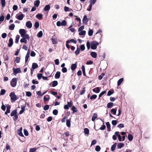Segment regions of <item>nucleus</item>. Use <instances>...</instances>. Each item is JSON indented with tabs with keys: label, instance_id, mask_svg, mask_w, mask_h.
<instances>
[{
	"label": "nucleus",
	"instance_id": "f257e3e1",
	"mask_svg": "<svg viewBox=\"0 0 152 152\" xmlns=\"http://www.w3.org/2000/svg\"><path fill=\"white\" fill-rule=\"evenodd\" d=\"M17 109H15L13 110L10 114L11 116H14V117H13V120L15 121L18 118V116L17 115Z\"/></svg>",
	"mask_w": 152,
	"mask_h": 152
},
{
	"label": "nucleus",
	"instance_id": "f03ea898",
	"mask_svg": "<svg viewBox=\"0 0 152 152\" xmlns=\"http://www.w3.org/2000/svg\"><path fill=\"white\" fill-rule=\"evenodd\" d=\"M99 43L96 41H93L91 43V48L93 50L96 49L97 46L99 45Z\"/></svg>",
	"mask_w": 152,
	"mask_h": 152
},
{
	"label": "nucleus",
	"instance_id": "7ed1b4c3",
	"mask_svg": "<svg viewBox=\"0 0 152 152\" xmlns=\"http://www.w3.org/2000/svg\"><path fill=\"white\" fill-rule=\"evenodd\" d=\"M17 78L15 77L12 79L10 81V85L13 87H15L17 84Z\"/></svg>",
	"mask_w": 152,
	"mask_h": 152
},
{
	"label": "nucleus",
	"instance_id": "20e7f679",
	"mask_svg": "<svg viewBox=\"0 0 152 152\" xmlns=\"http://www.w3.org/2000/svg\"><path fill=\"white\" fill-rule=\"evenodd\" d=\"M12 102H15L17 99V96L15 94L14 92H11L10 94Z\"/></svg>",
	"mask_w": 152,
	"mask_h": 152
},
{
	"label": "nucleus",
	"instance_id": "39448f33",
	"mask_svg": "<svg viewBox=\"0 0 152 152\" xmlns=\"http://www.w3.org/2000/svg\"><path fill=\"white\" fill-rule=\"evenodd\" d=\"M19 32L21 37L23 36L26 34V30L23 29H20L19 30Z\"/></svg>",
	"mask_w": 152,
	"mask_h": 152
},
{
	"label": "nucleus",
	"instance_id": "423d86ee",
	"mask_svg": "<svg viewBox=\"0 0 152 152\" xmlns=\"http://www.w3.org/2000/svg\"><path fill=\"white\" fill-rule=\"evenodd\" d=\"M13 70L14 73L15 75H16L18 73H20L21 72V71L20 68H14Z\"/></svg>",
	"mask_w": 152,
	"mask_h": 152
},
{
	"label": "nucleus",
	"instance_id": "0eeeda50",
	"mask_svg": "<svg viewBox=\"0 0 152 152\" xmlns=\"http://www.w3.org/2000/svg\"><path fill=\"white\" fill-rule=\"evenodd\" d=\"M24 15L23 14H21L19 15H16V18L19 20H23V17H24Z\"/></svg>",
	"mask_w": 152,
	"mask_h": 152
},
{
	"label": "nucleus",
	"instance_id": "6e6552de",
	"mask_svg": "<svg viewBox=\"0 0 152 152\" xmlns=\"http://www.w3.org/2000/svg\"><path fill=\"white\" fill-rule=\"evenodd\" d=\"M56 35L54 34L53 36L52 37V38L51 39V40L52 41V43L53 44H55L57 43V39L55 38Z\"/></svg>",
	"mask_w": 152,
	"mask_h": 152
},
{
	"label": "nucleus",
	"instance_id": "1a4fd4ad",
	"mask_svg": "<svg viewBox=\"0 0 152 152\" xmlns=\"http://www.w3.org/2000/svg\"><path fill=\"white\" fill-rule=\"evenodd\" d=\"M38 67V65L36 63H34L32 64V69L31 70L32 72L34 69H36Z\"/></svg>",
	"mask_w": 152,
	"mask_h": 152
},
{
	"label": "nucleus",
	"instance_id": "9d476101",
	"mask_svg": "<svg viewBox=\"0 0 152 152\" xmlns=\"http://www.w3.org/2000/svg\"><path fill=\"white\" fill-rule=\"evenodd\" d=\"M88 21V19L87 18V16L86 15H85L83 18V23L85 24H87V23Z\"/></svg>",
	"mask_w": 152,
	"mask_h": 152
},
{
	"label": "nucleus",
	"instance_id": "9b49d317",
	"mask_svg": "<svg viewBox=\"0 0 152 152\" xmlns=\"http://www.w3.org/2000/svg\"><path fill=\"white\" fill-rule=\"evenodd\" d=\"M26 25L27 27L30 28L32 27V23L30 21H28L26 22Z\"/></svg>",
	"mask_w": 152,
	"mask_h": 152
},
{
	"label": "nucleus",
	"instance_id": "f8f14e48",
	"mask_svg": "<svg viewBox=\"0 0 152 152\" xmlns=\"http://www.w3.org/2000/svg\"><path fill=\"white\" fill-rule=\"evenodd\" d=\"M22 128L21 127L19 129L17 130V133L21 137H24V135H23L22 132Z\"/></svg>",
	"mask_w": 152,
	"mask_h": 152
},
{
	"label": "nucleus",
	"instance_id": "ddd939ff",
	"mask_svg": "<svg viewBox=\"0 0 152 152\" xmlns=\"http://www.w3.org/2000/svg\"><path fill=\"white\" fill-rule=\"evenodd\" d=\"M77 62L75 63L72 64L71 65V69L72 71H74L77 67Z\"/></svg>",
	"mask_w": 152,
	"mask_h": 152
},
{
	"label": "nucleus",
	"instance_id": "4468645a",
	"mask_svg": "<svg viewBox=\"0 0 152 152\" xmlns=\"http://www.w3.org/2000/svg\"><path fill=\"white\" fill-rule=\"evenodd\" d=\"M13 44V40L12 38H10L9 39V42L8 44V46L9 47H11Z\"/></svg>",
	"mask_w": 152,
	"mask_h": 152
},
{
	"label": "nucleus",
	"instance_id": "2eb2a0df",
	"mask_svg": "<svg viewBox=\"0 0 152 152\" xmlns=\"http://www.w3.org/2000/svg\"><path fill=\"white\" fill-rule=\"evenodd\" d=\"M11 107L10 105H8L7 106L6 111L4 113L5 114L7 115L8 113H10V109Z\"/></svg>",
	"mask_w": 152,
	"mask_h": 152
},
{
	"label": "nucleus",
	"instance_id": "dca6fc26",
	"mask_svg": "<svg viewBox=\"0 0 152 152\" xmlns=\"http://www.w3.org/2000/svg\"><path fill=\"white\" fill-rule=\"evenodd\" d=\"M72 42L74 43L75 44H76L77 42V41L76 40H75L74 39H72L69 40H68L67 41L66 43H71Z\"/></svg>",
	"mask_w": 152,
	"mask_h": 152
},
{
	"label": "nucleus",
	"instance_id": "f3484780",
	"mask_svg": "<svg viewBox=\"0 0 152 152\" xmlns=\"http://www.w3.org/2000/svg\"><path fill=\"white\" fill-rule=\"evenodd\" d=\"M91 56L94 58H96L97 57V54L96 52H91Z\"/></svg>",
	"mask_w": 152,
	"mask_h": 152
},
{
	"label": "nucleus",
	"instance_id": "a211bd4d",
	"mask_svg": "<svg viewBox=\"0 0 152 152\" xmlns=\"http://www.w3.org/2000/svg\"><path fill=\"white\" fill-rule=\"evenodd\" d=\"M25 106L23 105L21 106V110L19 112L20 114H22L25 110Z\"/></svg>",
	"mask_w": 152,
	"mask_h": 152
},
{
	"label": "nucleus",
	"instance_id": "6ab92c4d",
	"mask_svg": "<svg viewBox=\"0 0 152 152\" xmlns=\"http://www.w3.org/2000/svg\"><path fill=\"white\" fill-rule=\"evenodd\" d=\"M61 73L60 72H57L55 74V77L56 79H58L60 77Z\"/></svg>",
	"mask_w": 152,
	"mask_h": 152
},
{
	"label": "nucleus",
	"instance_id": "aec40b11",
	"mask_svg": "<svg viewBox=\"0 0 152 152\" xmlns=\"http://www.w3.org/2000/svg\"><path fill=\"white\" fill-rule=\"evenodd\" d=\"M50 9V6L49 4L45 6L43 10L45 11H48Z\"/></svg>",
	"mask_w": 152,
	"mask_h": 152
},
{
	"label": "nucleus",
	"instance_id": "412c9836",
	"mask_svg": "<svg viewBox=\"0 0 152 152\" xmlns=\"http://www.w3.org/2000/svg\"><path fill=\"white\" fill-rule=\"evenodd\" d=\"M106 124L107 126V131L108 132H110V125L109 122H108L106 123Z\"/></svg>",
	"mask_w": 152,
	"mask_h": 152
},
{
	"label": "nucleus",
	"instance_id": "4be33fe9",
	"mask_svg": "<svg viewBox=\"0 0 152 152\" xmlns=\"http://www.w3.org/2000/svg\"><path fill=\"white\" fill-rule=\"evenodd\" d=\"M42 15H43L42 14H38L36 15V17L39 20H41L42 19Z\"/></svg>",
	"mask_w": 152,
	"mask_h": 152
},
{
	"label": "nucleus",
	"instance_id": "5701e85b",
	"mask_svg": "<svg viewBox=\"0 0 152 152\" xmlns=\"http://www.w3.org/2000/svg\"><path fill=\"white\" fill-rule=\"evenodd\" d=\"M100 91V88L99 87H96L93 89V91L96 93H99Z\"/></svg>",
	"mask_w": 152,
	"mask_h": 152
},
{
	"label": "nucleus",
	"instance_id": "b1692460",
	"mask_svg": "<svg viewBox=\"0 0 152 152\" xmlns=\"http://www.w3.org/2000/svg\"><path fill=\"white\" fill-rule=\"evenodd\" d=\"M97 117V115L96 113L93 114L92 117L91 118V120L94 121Z\"/></svg>",
	"mask_w": 152,
	"mask_h": 152
},
{
	"label": "nucleus",
	"instance_id": "393cba45",
	"mask_svg": "<svg viewBox=\"0 0 152 152\" xmlns=\"http://www.w3.org/2000/svg\"><path fill=\"white\" fill-rule=\"evenodd\" d=\"M29 51H28L26 54L25 57V63H26L28 61V59L29 56Z\"/></svg>",
	"mask_w": 152,
	"mask_h": 152
},
{
	"label": "nucleus",
	"instance_id": "a878e982",
	"mask_svg": "<svg viewBox=\"0 0 152 152\" xmlns=\"http://www.w3.org/2000/svg\"><path fill=\"white\" fill-rule=\"evenodd\" d=\"M40 1L39 0H37L34 2V5L35 7H38Z\"/></svg>",
	"mask_w": 152,
	"mask_h": 152
},
{
	"label": "nucleus",
	"instance_id": "bb28decb",
	"mask_svg": "<svg viewBox=\"0 0 152 152\" xmlns=\"http://www.w3.org/2000/svg\"><path fill=\"white\" fill-rule=\"evenodd\" d=\"M66 125L68 127H69L71 126L70 119H67L66 120Z\"/></svg>",
	"mask_w": 152,
	"mask_h": 152
},
{
	"label": "nucleus",
	"instance_id": "cd10ccee",
	"mask_svg": "<svg viewBox=\"0 0 152 152\" xmlns=\"http://www.w3.org/2000/svg\"><path fill=\"white\" fill-rule=\"evenodd\" d=\"M124 145V144L123 143H118L117 145L118 148H121Z\"/></svg>",
	"mask_w": 152,
	"mask_h": 152
},
{
	"label": "nucleus",
	"instance_id": "c85d7f7f",
	"mask_svg": "<svg viewBox=\"0 0 152 152\" xmlns=\"http://www.w3.org/2000/svg\"><path fill=\"white\" fill-rule=\"evenodd\" d=\"M124 79L122 78H120L118 81L117 85L118 86H119L123 82Z\"/></svg>",
	"mask_w": 152,
	"mask_h": 152
},
{
	"label": "nucleus",
	"instance_id": "c756f323",
	"mask_svg": "<svg viewBox=\"0 0 152 152\" xmlns=\"http://www.w3.org/2000/svg\"><path fill=\"white\" fill-rule=\"evenodd\" d=\"M117 145V143L115 142L113 144V145L111 147V150L113 151L115 150V148Z\"/></svg>",
	"mask_w": 152,
	"mask_h": 152
},
{
	"label": "nucleus",
	"instance_id": "7c9ffc66",
	"mask_svg": "<svg viewBox=\"0 0 152 152\" xmlns=\"http://www.w3.org/2000/svg\"><path fill=\"white\" fill-rule=\"evenodd\" d=\"M15 27V25L14 24H12L9 26V29L11 30H14Z\"/></svg>",
	"mask_w": 152,
	"mask_h": 152
},
{
	"label": "nucleus",
	"instance_id": "2f4dec72",
	"mask_svg": "<svg viewBox=\"0 0 152 152\" xmlns=\"http://www.w3.org/2000/svg\"><path fill=\"white\" fill-rule=\"evenodd\" d=\"M43 35V33L42 31H40L37 34V36L39 38H41Z\"/></svg>",
	"mask_w": 152,
	"mask_h": 152
},
{
	"label": "nucleus",
	"instance_id": "473e14b6",
	"mask_svg": "<svg viewBox=\"0 0 152 152\" xmlns=\"http://www.w3.org/2000/svg\"><path fill=\"white\" fill-rule=\"evenodd\" d=\"M20 37V35H17L16 37L15 43L17 44L19 42V40Z\"/></svg>",
	"mask_w": 152,
	"mask_h": 152
},
{
	"label": "nucleus",
	"instance_id": "72a5a7b5",
	"mask_svg": "<svg viewBox=\"0 0 152 152\" xmlns=\"http://www.w3.org/2000/svg\"><path fill=\"white\" fill-rule=\"evenodd\" d=\"M82 70L83 71V75L85 76H86V74L85 70V66L84 65H82L81 67Z\"/></svg>",
	"mask_w": 152,
	"mask_h": 152
},
{
	"label": "nucleus",
	"instance_id": "f704fd0d",
	"mask_svg": "<svg viewBox=\"0 0 152 152\" xmlns=\"http://www.w3.org/2000/svg\"><path fill=\"white\" fill-rule=\"evenodd\" d=\"M113 103L111 102H110L108 103L107 105V107L108 108H110L112 107L113 105Z\"/></svg>",
	"mask_w": 152,
	"mask_h": 152
},
{
	"label": "nucleus",
	"instance_id": "c9c22d12",
	"mask_svg": "<svg viewBox=\"0 0 152 152\" xmlns=\"http://www.w3.org/2000/svg\"><path fill=\"white\" fill-rule=\"evenodd\" d=\"M128 138L129 141H132L133 139V137L132 134H129L128 135Z\"/></svg>",
	"mask_w": 152,
	"mask_h": 152
},
{
	"label": "nucleus",
	"instance_id": "e433bc0d",
	"mask_svg": "<svg viewBox=\"0 0 152 152\" xmlns=\"http://www.w3.org/2000/svg\"><path fill=\"white\" fill-rule=\"evenodd\" d=\"M71 110H72L73 113L77 112V108L75 107L74 106L72 107Z\"/></svg>",
	"mask_w": 152,
	"mask_h": 152
},
{
	"label": "nucleus",
	"instance_id": "4c0bfd02",
	"mask_svg": "<svg viewBox=\"0 0 152 152\" xmlns=\"http://www.w3.org/2000/svg\"><path fill=\"white\" fill-rule=\"evenodd\" d=\"M58 84V83L57 81L55 80L53 82L52 85V86L53 87H55Z\"/></svg>",
	"mask_w": 152,
	"mask_h": 152
},
{
	"label": "nucleus",
	"instance_id": "58836bf2",
	"mask_svg": "<svg viewBox=\"0 0 152 152\" xmlns=\"http://www.w3.org/2000/svg\"><path fill=\"white\" fill-rule=\"evenodd\" d=\"M86 34V31H82L79 33L80 35H84Z\"/></svg>",
	"mask_w": 152,
	"mask_h": 152
},
{
	"label": "nucleus",
	"instance_id": "ea45409f",
	"mask_svg": "<svg viewBox=\"0 0 152 152\" xmlns=\"http://www.w3.org/2000/svg\"><path fill=\"white\" fill-rule=\"evenodd\" d=\"M80 52V49L78 48H77L76 50L75 51V53L76 55H77L79 54Z\"/></svg>",
	"mask_w": 152,
	"mask_h": 152
},
{
	"label": "nucleus",
	"instance_id": "a19ab883",
	"mask_svg": "<svg viewBox=\"0 0 152 152\" xmlns=\"http://www.w3.org/2000/svg\"><path fill=\"white\" fill-rule=\"evenodd\" d=\"M23 38H24L25 39H30V37L29 35L28 34H25L23 36V37H22Z\"/></svg>",
	"mask_w": 152,
	"mask_h": 152
},
{
	"label": "nucleus",
	"instance_id": "79ce46f5",
	"mask_svg": "<svg viewBox=\"0 0 152 152\" xmlns=\"http://www.w3.org/2000/svg\"><path fill=\"white\" fill-rule=\"evenodd\" d=\"M67 25V23L66 21L64 20H63L62 22H61V26H66Z\"/></svg>",
	"mask_w": 152,
	"mask_h": 152
},
{
	"label": "nucleus",
	"instance_id": "37998d69",
	"mask_svg": "<svg viewBox=\"0 0 152 152\" xmlns=\"http://www.w3.org/2000/svg\"><path fill=\"white\" fill-rule=\"evenodd\" d=\"M95 149L96 151L99 152L100 151L101 149V148L99 146L97 145L95 147Z\"/></svg>",
	"mask_w": 152,
	"mask_h": 152
},
{
	"label": "nucleus",
	"instance_id": "c03bdc74",
	"mask_svg": "<svg viewBox=\"0 0 152 152\" xmlns=\"http://www.w3.org/2000/svg\"><path fill=\"white\" fill-rule=\"evenodd\" d=\"M105 75L104 73H102L98 77V79L100 80H102L103 78V77Z\"/></svg>",
	"mask_w": 152,
	"mask_h": 152
},
{
	"label": "nucleus",
	"instance_id": "a18cd8bd",
	"mask_svg": "<svg viewBox=\"0 0 152 152\" xmlns=\"http://www.w3.org/2000/svg\"><path fill=\"white\" fill-rule=\"evenodd\" d=\"M117 110L115 109H112L111 110V112L114 115H115L116 114Z\"/></svg>",
	"mask_w": 152,
	"mask_h": 152
},
{
	"label": "nucleus",
	"instance_id": "49530a36",
	"mask_svg": "<svg viewBox=\"0 0 152 152\" xmlns=\"http://www.w3.org/2000/svg\"><path fill=\"white\" fill-rule=\"evenodd\" d=\"M2 106H1V109L4 111H5L6 110V107L4 105L3 102H2Z\"/></svg>",
	"mask_w": 152,
	"mask_h": 152
},
{
	"label": "nucleus",
	"instance_id": "de8ad7c7",
	"mask_svg": "<svg viewBox=\"0 0 152 152\" xmlns=\"http://www.w3.org/2000/svg\"><path fill=\"white\" fill-rule=\"evenodd\" d=\"M37 149V148H32L30 149V152H34Z\"/></svg>",
	"mask_w": 152,
	"mask_h": 152
},
{
	"label": "nucleus",
	"instance_id": "09e8293b",
	"mask_svg": "<svg viewBox=\"0 0 152 152\" xmlns=\"http://www.w3.org/2000/svg\"><path fill=\"white\" fill-rule=\"evenodd\" d=\"M84 132L85 134H88L89 133V130L87 128H85L84 129Z\"/></svg>",
	"mask_w": 152,
	"mask_h": 152
},
{
	"label": "nucleus",
	"instance_id": "8fccbe9b",
	"mask_svg": "<svg viewBox=\"0 0 152 152\" xmlns=\"http://www.w3.org/2000/svg\"><path fill=\"white\" fill-rule=\"evenodd\" d=\"M1 4L2 6L3 7H4L6 4L5 0H1Z\"/></svg>",
	"mask_w": 152,
	"mask_h": 152
},
{
	"label": "nucleus",
	"instance_id": "3c124183",
	"mask_svg": "<svg viewBox=\"0 0 152 152\" xmlns=\"http://www.w3.org/2000/svg\"><path fill=\"white\" fill-rule=\"evenodd\" d=\"M34 26L36 28H38L39 26V23L38 22H35V23Z\"/></svg>",
	"mask_w": 152,
	"mask_h": 152
},
{
	"label": "nucleus",
	"instance_id": "603ef678",
	"mask_svg": "<svg viewBox=\"0 0 152 152\" xmlns=\"http://www.w3.org/2000/svg\"><path fill=\"white\" fill-rule=\"evenodd\" d=\"M97 96L96 94H94L92 95L90 97V99L92 100L93 99H95L96 98Z\"/></svg>",
	"mask_w": 152,
	"mask_h": 152
},
{
	"label": "nucleus",
	"instance_id": "864d4df0",
	"mask_svg": "<svg viewBox=\"0 0 152 152\" xmlns=\"http://www.w3.org/2000/svg\"><path fill=\"white\" fill-rule=\"evenodd\" d=\"M93 33V31L92 30H89L88 32V35L89 36H92Z\"/></svg>",
	"mask_w": 152,
	"mask_h": 152
},
{
	"label": "nucleus",
	"instance_id": "5fc2aeb1",
	"mask_svg": "<svg viewBox=\"0 0 152 152\" xmlns=\"http://www.w3.org/2000/svg\"><path fill=\"white\" fill-rule=\"evenodd\" d=\"M37 77L39 80L42 78V74L41 73H38L37 74Z\"/></svg>",
	"mask_w": 152,
	"mask_h": 152
},
{
	"label": "nucleus",
	"instance_id": "6e6d98bb",
	"mask_svg": "<svg viewBox=\"0 0 152 152\" xmlns=\"http://www.w3.org/2000/svg\"><path fill=\"white\" fill-rule=\"evenodd\" d=\"M49 108V106L48 105H46L45 106L43 109L45 110H48Z\"/></svg>",
	"mask_w": 152,
	"mask_h": 152
},
{
	"label": "nucleus",
	"instance_id": "4d7b16f0",
	"mask_svg": "<svg viewBox=\"0 0 152 152\" xmlns=\"http://www.w3.org/2000/svg\"><path fill=\"white\" fill-rule=\"evenodd\" d=\"M58 111L56 109L53 110V114L55 115H57L58 114Z\"/></svg>",
	"mask_w": 152,
	"mask_h": 152
},
{
	"label": "nucleus",
	"instance_id": "13d9d810",
	"mask_svg": "<svg viewBox=\"0 0 152 152\" xmlns=\"http://www.w3.org/2000/svg\"><path fill=\"white\" fill-rule=\"evenodd\" d=\"M105 128L106 126L104 124H103L102 126L100 127L99 129L102 130H104L105 129Z\"/></svg>",
	"mask_w": 152,
	"mask_h": 152
},
{
	"label": "nucleus",
	"instance_id": "bf43d9fd",
	"mask_svg": "<svg viewBox=\"0 0 152 152\" xmlns=\"http://www.w3.org/2000/svg\"><path fill=\"white\" fill-rule=\"evenodd\" d=\"M4 19V15H2L0 17V23H1L3 21Z\"/></svg>",
	"mask_w": 152,
	"mask_h": 152
},
{
	"label": "nucleus",
	"instance_id": "052dcab7",
	"mask_svg": "<svg viewBox=\"0 0 152 152\" xmlns=\"http://www.w3.org/2000/svg\"><path fill=\"white\" fill-rule=\"evenodd\" d=\"M114 93V91H112L110 90L108 91L107 92V95L108 96H110Z\"/></svg>",
	"mask_w": 152,
	"mask_h": 152
},
{
	"label": "nucleus",
	"instance_id": "680f3d73",
	"mask_svg": "<svg viewBox=\"0 0 152 152\" xmlns=\"http://www.w3.org/2000/svg\"><path fill=\"white\" fill-rule=\"evenodd\" d=\"M86 46L88 50H89L90 47V45L89 42L88 41L86 43Z\"/></svg>",
	"mask_w": 152,
	"mask_h": 152
},
{
	"label": "nucleus",
	"instance_id": "e2e57ef3",
	"mask_svg": "<svg viewBox=\"0 0 152 152\" xmlns=\"http://www.w3.org/2000/svg\"><path fill=\"white\" fill-rule=\"evenodd\" d=\"M4 61H8L9 60V57L7 55H6L5 56H4Z\"/></svg>",
	"mask_w": 152,
	"mask_h": 152
},
{
	"label": "nucleus",
	"instance_id": "0e129e2a",
	"mask_svg": "<svg viewBox=\"0 0 152 152\" xmlns=\"http://www.w3.org/2000/svg\"><path fill=\"white\" fill-rule=\"evenodd\" d=\"M84 26H80L78 29V31L80 32L82 31L84 28Z\"/></svg>",
	"mask_w": 152,
	"mask_h": 152
},
{
	"label": "nucleus",
	"instance_id": "69168bd1",
	"mask_svg": "<svg viewBox=\"0 0 152 152\" xmlns=\"http://www.w3.org/2000/svg\"><path fill=\"white\" fill-rule=\"evenodd\" d=\"M20 58L19 57H16V59L15 60V62L16 63H18L20 62Z\"/></svg>",
	"mask_w": 152,
	"mask_h": 152
},
{
	"label": "nucleus",
	"instance_id": "338daca9",
	"mask_svg": "<svg viewBox=\"0 0 152 152\" xmlns=\"http://www.w3.org/2000/svg\"><path fill=\"white\" fill-rule=\"evenodd\" d=\"M24 134L25 136H27L28 135V131L26 129H24Z\"/></svg>",
	"mask_w": 152,
	"mask_h": 152
},
{
	"label": "nucleus",
	"instance_id": "774afa93",
	"mask_svg": "<svg viewBox=\"0 0 152 152\" xmlns=\"http://www.w3.org/2000/svg\"><path fill=\"white\" fill-rule=\"evenodd\" d=\"M62 72L63 73L66 72L67 71V69L66 67L63 68L61 69Z\"/></svg>",
	"mask_w": 152,
	"mask_h": 152
}]
</instances>
